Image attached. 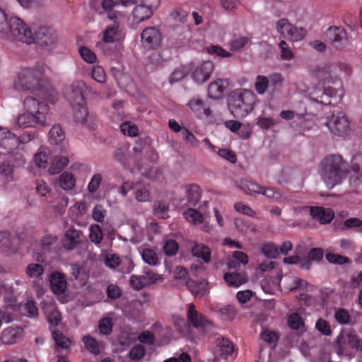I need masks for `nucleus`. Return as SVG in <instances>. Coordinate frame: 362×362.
<instances>
[{
    "instance_id": "obj_24",
    "label": "nucleus",
    "mask_w": 362,
    "mask_h": 362,
    "mask_svg": "<svg viewBox=\"0 0 362 362\" xmlns=\"http://www.w3.org/2000/svg\"><path fill=\"white\" fill-rule=\"evenodd\" d=\"M158 279V274H152V276L146 277L145 276L132 275L129 280L131 286L137 291H139L146 286L151 285Z\"/></svg>"
},
{
    "instance_id": "obj_59",
    "label": "nucleus",
    "mask_w": 362,
    "mask_h": 362,
    "mask_svg": "<svg viewBox=\"0 0 362 362\" xmlns=\"http://www.w3.org/2000/svg\"><path fill=\"white\" fill-rule=\"evenodd\" d=\"M249 42V38L245 36H240L234 38L230 42L232 51H238L244 47Z\"/></svg>"
},
{
    "instance_id": "obj_29",
    "label": "nucleus",
    "mask_w": 362,
    "mask_h": 362,
    "mask_svg": "<svg viewBox=\"0 0 362 362\" xmlns=\"http://www.w3.org/2000/svg\"><path fill=\"white\" fill-rule=\"evenodd\" d=\"M49 150L45 146H41L33 156L35 165L42 169L46 168L47 165Z\"/></svg>"
},
{
    "instance_id": "obj_50",
    "label": "nucleus",
    "mask_w": 362,
    "mask_h": 362,
    "mask_svg": "<svg viewBox=\"0 0 362 362\" xmlns=\"http://www.w3.org/2000/svg\"><path fill=\"white\" fill-rule=\"evenodd\" d=\"M261 339L269 344H276L279 337L277 332L268 329H263L260 334Z\"/></svg>"
},
{
    "instance_id": "obj_4",
    "label": "nucleus",
    "mask_w": 362,
    "mask_h": 362,
    "mask_svg": "<svg viewBox=\"0 0 362 362\" xmlns=\"http://www.w3.org/2000/svg\"><path fill=\"white\" fill-rule=\"evenodd\" d=\"M351 72V66L344 62L336 64L322 63L318 64L312 70V74L317 80L323 83L336 84L338 83L340 87H342V82L340 76H348Z\"/></svg>"
},
{
    "instance_id": "obj_42",
    "label": "nucleus",
    "mask_w": 362,
    "mask_h": 362,
    "mask_svg": "<svg viewBox=\"0 0 362 362\" xmlns=\"http://www.w3.org/2000/svg\"><path fill=\"white\" fill-rule=\"evenodd\" d=\"M240 187L246 194L250 195L259 194L262 189V186L257 183L248 180L241 182Z\"/></svg>"
},
{
    "instance_id": "obj_53",
    "label": "nucleus",
    "mask_w": 362,
    "mask_h": 362,
    "mask_svg": "<svg viewBox=\"0 0 362 362\" xmlns=\"http://www.w3.org/2000/svg\"><path fill=\"white\" fill-rule=\"evenodd\" d=\"M315 329L325 336H330L332 332L329 323L322 318H319L316 321Z\"/></svg>"
},
{
    "instance_id": "obj_56",
    "label": "nucleus",
    "mask_w": 362,
    "mask_h": 362,
    "mask_svg": "<svg viewBox=\"0 0 362 362\" xmlns=\"http://www.w3.org/2000/svg\"><path fill=\"white\" fill-rule=\"evenodd\" d=\"M168 205L165 202H157L154 204L153 213L159 218H166L168 217Z\"/></svg>"
},
{
    "instance_id": "obj_14",
    "label": "nucleus",
    "mask_w": 362,
    "mask_h": 362,
    "mask_svg": "<svg viewBox=\"0 0 362 362\" xmlns=\"http://www.w3.org/2000/svg\"><path fill=\"white\" fill-rule=\"evenodd\" d=\"M153 15V13L147 7L139 4L135 6L128 18V21L132 28H136L140 23L148 20Z\"/></svg>"
},
{
    "instance_id": "obj_34",
    "label": "nucleus",
    "mask_w": 362,
    "mask_h": 362,
    "mask_svg": "<svg viewBox=\"0 0 362 362\" xmlns=\"http://www.w3.org/2000/svg\"><path fill=\"white\" fill-rule=\"evenodd\" d=\"M223 278L230 286L238 287L247 281V277L240 273H226Z\"/></svg>"
},
{
    "instance_id": "obj_52",
    "label": "nucleus",
    "mask_w": 362,
    "mask_h": 362,
    "mask_svg": "<svg viewBox=\"0 0 362 362\" xmlns=\"http://www.w3.org/2000/svg\"><path fill=\"white\" fill-rule=\"evenodd\" d=\"M187 286L192 293L195 296H203L205 294V285L201 282L198 284L194 281H189Z\"/></svg>"
},
{
    "instance_id": "obj_28",
    "label": "nucleus",
    "mask_w": 362,
    "mask_h": 362,
    "mask_svg": "<svg viewBox=\"0 0 362 362\" xmlns=\"http://www.w3.org/2000/svg\"><path fill=\"white\" fill-rule=\"evenodd\" d=\"M191 252L193 256L201 258L206 263L211 260V250L204 244L194 243Z\"/></svg>"
},
{
    "instance_id": "obj_40",
    "label": "nucleus",
    "mask_w": 362,
    "mask_h": 362,
    "mask_svg": "<svg viewBox=\"0 0 362 362\" xmlns=\"http://www.w3.org/2000/svg\"><path fill=\"white\" fill-rule=\"evenodd\" d=\"M183 216L187 221L194 224H201L204 221L202 214L194 209H188Z\"/></svg>"
},
{
    "instance_id": "obj_23",
    "label": "nucleus",
    "mask_w": 362,
    "mask_h": 362,
    "mask_svg": "<svg viewBox=\"0 0 362 362\" xmlns=\"http://www.w3.org/2000/svg\"><path fill=\"white\" fill-rule=\"evenodd\" d=\"M23 330L18 327H9L1 332V340L5 344H13L22 337Z\"/></svg>"
},
{
    "instance_id": "obj_13",
    "label": "nucleus",
    "mask_w": 362,
    "mask_h": 362,
    "mask_svg": "<svg viewBox=\"0 0 362 362\" xmlns=\"http://www.w3.org/2000/svg\"><path fill=\"white\" fill-rule=\"evenodd\" d=\"M141 38L144 47L154 49L160 45L162 35L158 28L147 27L141 33Z\"/></svg>"
},
{
    "instance_id": "obj_35",
    "label": "nucleus",
    "mask_w": 362,
    "mask_h": 362,
    "mask_svg": "<svg viewBox=\"0 0 362 362\" xmlns=\"http://www.w3.org/2000/svg\"><path fill=\"white\" fill-rule=\"evenodd\" d=\"M287 325L291 329L294 330H303L305 328V322L298 313H293L288 315Z\"/></svg>"
},
{
    "instance_id": "obj_12",
    "label": "nucleus",
    "mask_w": 362,
    "mask_h": 362,
    "mask_svg": "<svg viewBox=\"0 0 362 362\" xmlns=\"http://www.w3.org/2000/svg\"><path fill=\"white\" fill-rule=\"evenodd\" d=\"M344 95L342 87L333 88L332 87L325 88L321 95H317L313 100L325 105H335L338 104Z\"/></svg>"
},
{
    "instance_id": "obj_38",
    "label": "nucleus",
    "mask_w": 362,
    "mask_h": 362,
    "mask_svg": "<svg viewBox=\"0 0 362 362\" xmlns=\"http://www.w3.org/2000/svg\"><path fill=\"white\" fill-rule=\"evenodd\" d=\"M165 60L158 52H153L148 57L146 64L147 69L154 71L156 69L163 66Z\"/></svg>"
},
{
    "instance_id": "obj_5",
    "label": "nucleus",
    "mask_w": 362,
    "mask_h": 362,
    "mask_svg": "<svg viewBox=\"0 0 362 362\" xmlns=\"http://www.w3.org/2000/svg\"><path fill=\"white\" fill-rule=\"evenodd\" d=\"M34 35L35 29L18 16L11 15L9 26L2 40L11 43L22 42L32 45L34 43Z\"/></svg>"
},
{
    "instance_id": "obj_33",
    "label": "nucleus",
    "mask_w": 362,
    "mask_h": 362,
    "mask_svg": "<svg viewBox=\"0 0 362 362\" xmlns=\"http://www.w3.org/2000/svg\"><path fill=\"white\" fill-rule=\"evenodd\" d=\"M187 197L189 206H195L201 199V189L199 185L192 184L187 187Z\"/></svg>"
},
{
    "instance_id": "obj_7",
    "label": "nucleus",
    "mask_w": 362,
    "mask_h": 362,
    "mask_svg": "<svg viewBox=\"0 0 362 362\" xmlns=\"http://www.w3.org/2000/svg\"><path fill=\"white\" fill-rule=\"evenodd\" d=\"M34 43L45 52H52L56 49L58 37L56 32L47 26H38L35 28Z\"/></svg>"
},
{
    "instance_id": "obj_16",
    "label": "nucleus",
    "mask_w": 362,
    "mask_h": 362,
    "mask_svg": "<svg viewBox=\"0 0 362 362\" xmlns=\"http://www.w3.org/2000/svg\"><path fill=\"white\" fill-rule=\"evenodd\" d=\"M112 24L107 25L103 33V40L106 43H113L124 38L125 33L118 23L112 20Z\"/></svg>"
},
{
    "instance_id": "obj_55",
    "label": "nucleus",
    "mask_w": 362,
    "mask_h": 362,
    "mask_svg": "<svg viewBox=\"0 0 362 362\" xmlns=\"http://www.w3.org/2000/svg\"><path fill=\"white\" fill-rule=\"evenodd\" d=\"M146 354V349L142 345L134 346L129 352V357L134 361L142 359Z\"/></svg>"
},
{
    "instance_id": "obj_51",
    "label": "nucleus",
    "mask_w": 362,
    "mask_h": 362,
    "mask_svg": "<svg viewBox=\"0 0 362 362\" xmlns=\"http://www.w3.org/2000/svg\"><path fill=\"white\" fill-rule=\"evenodd\" d=\"M21 312L28 316L35 317L37 315V308L33 300H28L21 305Z\"/></svg>"
},
{
    "instance_id": "obj_26",
    "label": "nucleus",
    "mask_w": 362,
    "mask_h": 362,
    "mask_svg": "<svg viewBox=\"0 0 362 362\" xmlns=\"http://www.w3.org/2000/svg\"><path fill=\"white\" fill-rule=\"evenodd\" d=\"M187 105L198 117H201L203 115L209 116L211 115L210 108L206 107L201 99L192 98L189 101Z\"/></svg>"
},
{
    "instance_id": "obj_1",
    "label": "nucleus",
    "mask_w": 362,
    "mask_h": 362,
    "mask_svg": "<svg viewBox=\"0 0 362 362\" xmlns=\"http://www.w3.org/2000/svg\"><path fill=\"white\" fill-rule=\"evenodd\" d=\"M318 171L327 187L332 189L346 177L348 168L340 155L332 154L321 160Z\"/></svg>"
},
{
    "instance_id": "obj_18",
    "label": "nucleus",
    "mask_w": 362,
    "mask_h": 362,
    "mask_svg": "<svg viewBox=\"0 0 362 362\" xmlns=\"http://www.w3.org/2000/svg\"><path fill=\"white\" fill-rule=\"evenodd\" d=\"M309 210L312 218L315 221H318L321 224L330 223L334 216L333 211L329 208L310 206Z\"/></svg>"
},
{
    "instance_id": "obj_43",
    "label": "nucleus",
    "mask_w": 362,
    "mask_h": 362,
    "mask_svg": "<svg viewBox=\"0 0 362 362\" xmlns=\"http://www.w3.org/2000/svg\"><path fill=\"white\" fill-rule=\"evenodd\" d=\"M335 346L337 353L340 354L346 353L349 349L346 333L341 332L339 334L335 341Z\"/></svg>"
},
{
    "instance_id": "obj_60",
    "label": "nucleus",
    "mask_w": 362,
    "mask_h": 362,
    "mask_svg": "<svg viewBox=\"0 0 362 362\" xmlns=\"http://www.w3.org/2000/svg\"><path fill=\"white\" fill-rule=\"evenodd\" d=\"M292 24L286 18H281L276 22V28L277 31L284 37L288 33Z\"/></svg>"
},
{
    "instance_id": "obj_37",
    "label": "nucleus",
    "mask_w": 362,
    "mask_h": 362,
    "mask_svg": "<svg viewBox=\"0 0 362 362\" xmlns=\"http://www.w3.org/2000/svg\"><path fill=\"white\" fill-rule=\"evenodd\" d=\"M307 35V30L303 28H298L292 24L290 30L285 38L291 41H299Z\"/></svg>"
},
{
    "instance_id": "obj_61",
    "label": "nucleus",
    "mask_w": 362,
    "mask_h": 362,
    "mask_svg": "<svg viewBox=\"0 0 362 362\" xmlns=\"http://www.w3.org/2000/svg\"><path fill=\"white\" fill-rule=\"evenodd\" d=\"M103 180V176L100 173L95 174L90 179L88 185V190L90 193H95L99 188Z\"/></svg>"
},
{
    "instance_id": "obj_17",
    "label": "nucleus",
    "mask_w": 362,
    "mask_h": 362,
    "mask_svg": "<svg viewBox=\"0 0 362 362\" xmlns=\"http://www.w3.org/2000/svg\"><path fill=\"white\" fill-rule=\"evenodd\" d=\"M20 145V140L14 134L0 126V146L7 149L8 153L16 149Z\"/></svg>"
},
{
    "instance_id": "obj_19",
    "label": "nucleus",
    "mask_w": 362,
    "mask_h": 362,
    "mask_svg": "<svg viewBox=\"0 0 362 362\" xmlns=\"http://www.w3.org/2000/svg\"><path fill=\"white\" fill-rule=\"evenodd\" d=\"M116 4L113 0H103L100 4L96 0H91L90 1V6L98 13L103 14L105 13L110 20H115L117 19V15L113 11V8Z\"/></svg>"
},
{
    "instance_id": "obj_30",
    "label": "nucleus",
    "mask_w": 362,
    "mask_h": 362,
    "mask_svg": "<svg viewBox=\"0 0 362 362\" xmlns=\"http://www.w3.org/2000/svg\"><path fill=\"white\" fill-rule=\"evenodd\" d=\"M16 124L21 128H28L39 125V122L34 117V115L25 111L17 117Z\"/></svg>"
},
{
    "instance_id": "obj_36",
    "label": "nucleus",
    "mask_w": 362,
    "mask_h": 362,
    "mask_svg": "<svg viewBox=\"0 0 362 362\" xmlns=\"http://www.w3.org/2000/svg\"><path fill=\"white\" fill-rule=\"evenodd\" d=\"M0 175L4 177L5 184L16 180L13 168L8 162H3L0 164Z\"/></svg>"
},
{
    "instance_id": "obj_2",
    "label": "nucleus",
    "mask_w": 362,
    "mask_h": 362,
    "mask_svg": "<svg viewBox=\"0 0 362 362\" xmlns=\"http://www.w3.org/2000/svg\"><path fill=\"white\" fill-rule=\"evenodd\" d=\"M44 66L36 64L30 67H22L13 78V86L16 90L36 93L42 86Z\"/></svg>"
},
{
    "instance_id": "obj_3",
    "label": "nucleus",
    "mask_w": 362,
    "mask_h": 362,
    "mask_svg": "<svg viewBox=\"0 0 362 362\" xmlns=\"http://www.w3.org/2000/svg\"><path fill=\"white\" fill-rule=\"evenodd\" d=\"M88 88L83 81H76L71 84V92L69 98H71L73 106L74 119L76 122L86 125L90 129H95L96 124L93 121L88 122V111L86 107L85 98L88 92Z\"/></svg>"
},
{
    "instance_id": "obj_15",
    "label": "nucleus",
    "mask_w": 362,
    "mask_h": 362,
    "mask_svg": "<svg viewBox=\"0 0 362 362\" xmlns=\"http://www.w3.org/2000/svg\"><path fill=\"white\" fill-rule=\"evenodd\" d=\"M214 63L211 61H205L197 65L192 71V79L199 84L207 81L214 71Z\"/></svg>"
},
{
    "instance_id": "obj_11",
    "label": "nucleus",
    "mask_w": 362,
    "mask_h": 362,
    "mask_svg": "<svg viewBox=\"0 0 362 362\" xmlns=\"http://www.w3.org/2000/svg\"><path fill=\"white\" fill-rule=\"evenodd\" d=\"M187 320L189 327H193L202 332H204V329L211 325V321L204 315L199 313L193 303L188 305Z\"/></svg>"
},
{
    "instance_id": "obj_58",
    "label": "nucleus",
    "mask_w": 362,
    "mask_h": 362,
    "mask_svg": "<svg viewBox=\"0 0 362 362\" xmlns=\"http://www.w3.org/2000/svg\"><path fill=\"white\" fill-rule=\"evenodd\" d=\"M325 257L329 262L332 264L341 265L349 262V259L347 257L339 254L327 253Z\"/></svg>"
},
{
    "instance_id": "obj_47",
    "label": "nucleus",
    "mask_w": 362,
    "mask_h": 362,
    "mask_svg": "<svg viewBox=\"0 0 362 362\" xmlns=\"http://www.w3.org/2000/svg\"><path fill=\"white\" fill-rule=\"evenodd\" d=\"M103 231L100 226L98 224L90 226L89 238L95 244H100L103 240Z\"/></svg>"
},
{
    "instance_id": "obj_44",
    "label": "nucleus",
    "mask_w": 362,
    "mask_h": 362,
    "mask_svg": "<svg viewBox=\"0 0 362 362\" xmlns=\"http://www.w3.org/2000/svg\"><path fill=\"white\" fill-rule=\"evenodd\" d=\"M269 81L267 76L262 75H259L257 76L255 83V88L258 94H264L269 87Z\"/></svg>"
},
{
    "instance_id": "obj_57",
    "label": "nucleus",
    "mask_w": 362,
    "mask_h": 362,
    "mask_svg": "<svg viewBox=\"0 0 362 362\" xmlns=\"http://www.w3.org/2000/svg\"><path fill=\"white\" fill-rule=\"evenodd\" d=\"M106 214L107 211L103 205L96 204L93 209L92 217L95 221L102 223L104 221Z\"/></svg>"
},
{
    "instance_id": "obj_32",
    "label": "nucleus",
    "mask_w": 362,
    "mask_h": 362,
    "mask_svg": "<svg viewBox=\"0 0 362 362\" xmlns=\"http://www.w3.org/2000/svg\"><path fill=\"white\" fill-rule=\"evenodd\" d=\"M334 319L337 323L342 325L353 326L356 324V321L352 319L349 311L343 308H339L336 310Z\"/></svg>"
},
{
    "instance_id": "obj_46",
    "label": "nucleus",
    "mask_w": 362,
    "mask_h": 362,
    "mask_svg": "<svg viewBox=\"0 0 362 362\" xmlns=\"http://www.w3.org/2000/svg\"><path fill=\"white\" fill-rule=\"evenodd\" d=\"M86 348L93 354L99 355L100 349L98 341L90 336H85L83 339Z\"/></svg>"
},
{
    "instance_id": "obj_21",
    "label": "nucleus",
    "mask_w": 362,
    "mask_h": 362,
    "mask_svg": "<svg viewBox=\"0 0 362 362\" xmlns=\"http://www.w3.org/2000/svg\"><path fill=\"white\" fill-rule=\"evenodd\" d=\"M52 337L55 342V351L57 354V362H67L66 356L62 355L63 349L68 348V339L58 330L52 331Z\"/></svg>"
},
{
    "instance_id": "obj_45",
    "label": "nucleus",
    "mask_w": 362,
    "mask_h": 362,
    "mask_svg": "<svg viewBox=\"0 0 362 362\" xmlns=\"http://www.w3.org/2000/svg\"><path fill=\"white\" fill-rule=\"evenodd\" d=\"M261 252L269 259H275L279 255L278 247L272 243H264L261 247Z\"/></svg>"
},
{
    "instance_id": "obj_25",
    "label": "nucleus",
    "mask_w": 362,
    "mask_h": 362,
    "mask_svg": "<svg viewBox=\"0 0 362 362\" xmlns=\"http://www.w3.org/2000/svg\"><path fill=\"white\" fill-rule=\"evenodd\" d=\"M218 351L225 360L233 358V344L226 338H218L216 339Z\"/></svg>"
},
{
    "instance_id": "obj_6",
    "label": "nucleus",
    "mask_w": 362,
    "mask_h": 362,
    "mask_svg": "<svg viewBox=\"0 0 362 362\" xmlns=\"http://www.w3.org/2000/svg\"><path fill=\"white\" fill-rule=\"evenodd\" d=\"M255 96L246 89L235 90L228 98V108L234 117L242 119L246 117L254 108Z\"/></svg>"
},
{
    "instance_id": "obj_31",
    "label": "nucleus",
    "mask_w": 362,
    "mask_h": 362,
    "mask_svg": "<svg viewBox=\"0 0 362 362\" xmlns=\"http://www.w3.org/2000/svg\"><path fill=\"white\" fill-rule=\"evenodd\" d=\"M68 165V158L66 156H55L49 168V173L55 175L61 173Z\"/></svg>"
},
{
    "instance_id": "obj_49",
    "label": "nucleus",
    "mask_w": 362,
    "mask_h": 362,
    "mask_svg": "<svg viewBox=\"0 0 362 362\" xmlns=\"http://www.w3.org/2000/svg\"><path fill=\"white\" fill-rule=\"evenodd\" d=\"M44 272V268L39 264L32 263L27 266L25 274L30 278H37Z\"/></svg>"
},
{
    "instance_id": "obj_54",
    "label": "nucleus",
    "mask_w": 362,
    "mask_h": 362,
    "mask_svg": "<svg viewBox=\"0 0 362 362\" xmlns=\"http://www.w3.org/2000/svg\"><path fill=\"white\" fill-rule=\"evenodd\" d=\"M98 329L104 335H109L112 331V322L110 317H103L99 321Z\"/></svg>"
},
{
    "instance_id": "obj_39",
    "label": "nucleus",
    "mask_w": 362,
    "mask_h": 362,
    "mask_svg": "<svg viewBox=\"0 0 362 362\" xmlns=\"http://www.w3.org/2000/svg\"><path fill=\"white\" fill-rule=\"evenodd\" d=\"M85 237L81 230L69 228V250H72L76 245L82 243Z\"/></svg>"
},
{
    "instance_id": "obj_41",
    "label": "nucleus",
    "mask_w": 362,
    "mask_h": 362,
    "mask_svg": "<svg viewBox=\"0 0 362 362\" xmlns=\"http://www.w3.org/2000/svg\"><path fill=\"white\" fill-rule=\"evenodd\" d=\"M143 260L148 264L155 266L158 262L156 252L151 248H144L141 252Z\"/></svg>"
},
{
    "instance_id": "obj_20",
    "label": "nucleus",
    "mask_w": 362,
    "mask_h": 362,
    "mask_svg": "<svg viewBox=\"0 0 362 362\" xmlns=\"http://www.w3.org/2000/svg\"><path fill=\"white\" fill-rule=\"evenodd\" d=\"M228 86L229 82L226 79H217L211 82L208 87L209 98L214 100L220 99L223 95L224 91Z\"/></svg>"
},
{
    "instance_id": "obj_63",
    "label": "nucleus",
    "mask_w": 362,
    "mask_h": 362,
    "mask_svg": "<svg viewBox=\"0 0 362 362\" xmlns=\"http://www.w3.org/2000/svg\"><path fill=\"white\" fill-rule=\"evenodd\" d=\"M120 129L124 135L130 136H136L138 135L139 129L134 124H131L130 122H125L121 124Z\"/></svg>"
},
{
    "instance_id": "obj_9",
    "label": "nucleus",
    "mask_w": 362,
    "mask_h": 362,
    "mask_svg": "<svg viewBox=\"0 0 362 362\" xmlns=\"http://www.w3.org/2000/svg\"><path fill=\"white\" fill-rule=\"evenodd\" d=\"M326 126L333 134L339 136L346 135L350 129L348 118L341 112L333 113V115L327 119Z\"/></svg>"
},
{
    "instance_id": "obj_8",
    "label": "nucleus",
    "mask_w": 362,
    "mask_h": 362,
    "mask_svg": "<svg viewBox=\"0 0 362 362\" xmlns=\"http://www.w3.org/2000/svg\"><path fill=\"white\" fill-rule=\"evenodd\" d=\"M24 110L33 115L39 122V125L44 127L48 124L47 114L48 106L43 102L39 101L32 96H27L23 101Z\"/></svg>"
},
{
    "instance_id": "obj_64",
    "label": "nucleus",
    "mask_w": 362,
    "mask_h": 362,
    "mask_svg": "<svg viewBox=\"0 0 362 362\" xmlns=\"http://www.w3.org/2000/svg\"><path fill=\"white\" fill-rule=\"evenodd\" d=\"M174 325L180 333L185 335L189 333V325L188 324L187 321H185V319L181 317L176 318L174 321Z\"/></svg>"
},
{
    "instance_id": "obj_10",
    "label": "nucleus",
    "mask_w": 362,
    "mask_h": 362,
    "mask_svg": "<svg viewBox=\"0 0 362 362\" xmlns=\"http://www.w3.org/2000/svg\"><path fill=\"white\" fill-rule=\"evenodd\" d=\"M325 39L337 49H343L350 45L346 31L341 27H329L325 33Z\"/></svg>"
},
{
    "instance_id": "obj_48",
    "label": "nucleus",
    "mask_w": 362,
    "mask_h": 362,
    "mask_svg": "<svg viewBox=\"0 0 362 362\" xmlns=\"http://www.w3.org/2000/svg\"><path fill=\"white\" fill-rule=\"evenodd\" d=\"M259 194H263L267 198L273 199L277 202H280L284 200L282 194L279 191L275 190L273 187H262Z\"/></svg>"
},
{
    "instance_id": "obj_27",
    "label": "nucleus",
    "mask_w": 362,
    "mask_h": 362,
    "mask_svg": "<svg viewBox=\"0 0 362 362\" xmlns=\"http://www.w3.org/2000/svg\"><path fill=\"white\" fill-rule=\"evenodd\" d=\"M66 139V132L61 125H54L49 132V141L52 145H60Z\"/></svg>"
},
{
    "instance_id": "obj_62",
    "label": "nucleus",
    "mask_w": 362,
    "mask_h": 362,
    "mask_svg": "<svg viewBox=\"0 0 362 362\" xmlns=\"http://www.w3.org/2000/svg\"><path fill=\"white\" fill-rule=\"evenodd\" d=\"M178 244L174 240H168L163 245V251L168 256H173L178 251Z\"/></svg>"
},
{
    "instance_id": "obj_22",
    "label": "nucleus",
    "mask_w": 362,
    "mask_h": 362,
    "mask_svg": "<svg viewBox=\"0 0 362 362\" xmlns=\"http://www.w3.org/2000/svg\"><path fill=\"white\" fill-rule=\"evenodd\" d=\"M51 290L56 294H60L65 291L67 286L66 276L64 274L55 272L49 276Z\"/></svg>"
}]
</instances>
